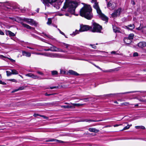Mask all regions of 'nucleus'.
<instances>
[{"label":"nucleus","mask_w":146,"mask_h":146,"mask_svg":"<svg viewBox=\"0 0 146 146\" xmlns=\"http://www.w3.org/2000/svg\"><path fill=\"white\" fill-rule=\"evenodd\" d=\"M78 5V2L76 1L72 0H66L64 5L61 9L62 11H66L67 9V11L71 14L75 15V11L76 7Z\"/></svg>","instance_id":"f257e3e1"},{"label":"nucleus","mask_w":146,"mask_h":146,"mask_svg":"<svg viewBox=\"0 0 146 146\" xmlns=\"http://www.w3.org/2000/svg\"><path fill=\"white\" fill-rule=\"evenodd\" d=\"M83 4L84 6L80 11V15L90 20L93 17L91 7L90 5Z\"/></svg>","instance_id":"f03ea898"},{"label":"nucleus","mask_w":146,"mask_h":146,"mask_svg":"<svg viewBox=\"0 0 146 146\" xmlns=\"http://www.w3.org/2000/svg\"><path fill=\"white\" fill-rule=\"evenodd\" d=\"M64 0H41L45 6H48L49 3L52 4L57 9L60 8V6Z\"/></svg>","instance_id":"7ed1b4c3"},{"label":"nucleus","mask_w":146,"mask_h":146,"mask_svg":"<svg viewBox=\"0 0 146 146\" xmlns=\"http://www.w3.org/2000/svg\"><path fill=\"white\" fill-rule=\"evenodd\" d=\"M93 27H91L90 31L93 32L101 33L102 29V27L98 24L94 22L92 24Z\"/></svg>","instance_id":"20e7f679"},{"label":"nucleus","mask_w":146,"mask_h":146,"mask_svg":"<svg viewBox=\"0 0 146 146\" xmlns=\"http://www.w3.org/2000/svg\"><path fill=\"white\" fill-rule=\"evenodd\" d=\"M22 20L31 25H36L37 24L36 21L32 19H29L27 18H24L22 19Z\"/></svg>","instance_id":"39448f33"},{"label":"nucleus","mask_w":146,"mask_h":146,"mask_svg":"<svg viewBox=\"0 0 146 146\" xmlns=\"http://www.w3.org/2000/svg\"><path fill=\"white\" fill-rule=\"evenodd\" d=\"M50 51L52 52H65L66 51L63 50L60 48H57L56 47L54 46H52L50 47Z\"/></svg>","instance_id":"423d86ee"},{"label":"nucleus","mask_w":146,"mask_h":146,"mask_svg":"<svg viewBox=\"0 0 146 146\" xmlns=\"http://www.w3.org/2000/svg\"><path fill=\"white\" fill-rule=\"evenodd\" d=\"M92 3L94 4L93 5V7L96 10L97 13H100L101 11L100 8L98 3L97 2V0H95L93 3Z\"/></svg>","instance_id":"0eeeda50"},{"label":"nucleus","mask_w":146,"mask_h":146,"mask_svg":"<svg viewBox=\"0 0 146 146\" xmlns=\"http://www.w3.org/2000/svg\"><path fill=\"white\" fill-rule=\"evenodd\" d=\"M90 28H91V27L90 26L86 25H83L81 27L80 31V32L87 31L88 30L90 31Z\"/></svg>","instance_id":"6e6552de"},{"label":"nucleus","mask_w":146,"mask_h":146,"mask_svg":"<svg viewBox=\"0 0 146 146\" xmlns=\"http://www.w3.org/2000/svg\"><path fill=\"white\" fill-rule=\"evenodd\" d=\"M121 11V9L120 8H119L117 10H115L114 12L111 14L113 17H115L119 15Z\"/></svg>","instance_id":"1a4fd4ad"},{"label":"nucleus","mask_w":146,"mask_h":146,"mask_svg":"<svg viewBox=\"0 0 146 146\" xmlns=\"http://www.w3.org/2000/svg\"><path fill=\"white\" fill-rule=\"evenodd\" d=\"M26 76H27L29 77H30L34 79H42L40 77L34 75V74L32 73H29L26 74Z\"/></svg>","instance_id":"9d476101"},{"label":"nucleus","mask_w":146,"mask_h":146,"mask_svg":"<svg viewBox=\"0 0 146 146\" xmlns=\"http://www.w3.org/2000/svg\"><path fill=\"white\" fill-rule=\"evenodd\" d=\"M99 15H100V18L102 19V20L106 21V22H108V18L104 14H103L102 11H100V13H98Z\"/></svg>","instance_id":"9b49d317"},{"label":"nucleus","mask_w":146,"mask_h":146,"mask_svg":"<svg viewBox=\"0 0 146 146\" xmlns=\"http://www.w3.org/2000/svg\"><path fill=\"white\" fill-rule=\"evenodd\" d=\"M139 48H142L146 46V42H141L137 44Z\"/></svg>","instance_id":"f8f14e48"},{"label":"nucleus","mask_w":146,"mask_h":146,"mask_svg":"<svg viewBox=\"0 0 146 146\" xmlns=\"http://www.w3.org/2000/svg\"><path fill=\"white\" fill-rule=\"evenodd\" d=\"M106 2H107V0H106ZM112 4L111 3V1H110L108 2H107V8L111 10L113 9H114L113 7H112Z\"/></svg>","instance_id":"ddd939ff"},{"label":"nucleus","mask_w":146,"mask_h":146,"mask_svg":"<svg viewBox=\"0 0 146 146\" xmlns=\"http://www.w3.org/2000/svg\"><path fill=\"white\" fill-rule=\"evenodd\" d=\"M68 72L70 74L74 76H78L79 75V74L76 72L72 70H69Z\"/></svg>","instance_id":"4468645a"},{"label":"nucleus","mask_w":146,"mask_h":146,"mask_svg":"<svg viewBox=\"0 0 146 146\" xmlns=\"http://www.w3.org/2000/svg\"><path fill=\"white\" fill-rule=\"evenodd\" d=\"M22 54L23 56H25L27 57H30L31 56V53L25 51H22Z\"/></svg>","instance_id":"2eb2a0df"},{"label":"nucleus","mask_w":146,"mask_h":146,"mask_svg":"<svg viewBox=\"0 0 146 146\" xmlns=\"http://www.w3.org/2000/svg\"><path fill=\"white\" fill-rule=\"evenodd\" d=\"M21 24L24 27H25L28 29H31L33 28L32 27H31L29 25L24 23L23 22L21 23Z\"/></svg>","instance_id":"dca6fc26"},{"label":"nucleus","mask_w":146,"mask_h":146,"mask_svg":"<svg viewBox=\"0 0 146 146\" xmlns=\"http://www.w3.org/2000/svg\"><path fill=\"white\" fill-rule=\"evenodd\" d=\"M6 35L10 36H15V34L10 31H6Z\"/></svg>","instance_id":"f3484780"},{"label":"nucleus","mask_w":146,"mask_h":146,"mask_svg":"<svg viewBox=\"0 0 146 146\" xmlns=\"http://www.w3.org/2000/svg\"><path fill=\"white\" fill-rule=\"evenodd\" d=\"M88 130L91 132H94L95 133L98 132L99 131V130L93 128H89L88 129Z\"/></svg>","instance_id":"a211bd4d"},{"label":"nucleus","mask_w":146,"mask_h":146,"mask_svg":"<svg viewBox=\"0 0 146 146\" xmlns=\"http://www.w3.org/2000/svg\"><path fill=\"white\" fill-rule=\"evenodd\" d=\"M78 121L79 122H84L85 121L86 122H96V121H95V120H93L90 119H81L80 120Z\"/></svg>","instance_id":"6ab92c4d"},{"label":"nucleus","mask_w":146,"mask_h":146,"mask_svg":"<svg viewBox=\"0 0 146 146\" xmlns=\"http://www.w3.org/2000/svg\"><path fill=\"white\" fill-rule=\"evenodd\" d=\"M126 28L127 29L132 30L135 28V26L133 24H130L127 26H126Z\"/></svg>","instance_id":"aec40b11"},{"label":"nucleus","mask_w":146,"mask_h":146,"mask_svg":"<svg viewBox=\"0 0 146 146\" xmlns=\"http://www.w3.org/2000/svg\"><path fill=\"white\" fill-rule=\"evenodd\" d=\"M70 46V44L64 42L62 43V44H61L60 45V46L67 49Z\"/></svg>","instance_id":"412c9836"},{"label":"nucleus","mask_w":146,"mask_h":146,"mask_svg":"<svg viewBox=\"0 0 146 146\" xmlns=\"http://www.w3.org/2000/svg\"><path fill=\"white\" fill-rule=\"evenodd\" d=\"M123 40L124 42L126 44H129L131 42V41L126 37Z\"/></svg>","instance_id":"4be33fe9"},{"label":"nucleus","mask_w":146,"mask_h":146,"mask_svg":"<svg viewBox=\"0 0 146 146\" xmlns=\"http://www.w3.org/2000/svg\"><path fill=\"white\" fill-rule=\"evenodd\" d=\"M113 31L114 32H120L119 29V28H117L116 26H113Z\"/></svg>","instance_id":"5701e85b"},{"label":"nucleus","mask_w":146,"mask_h":146,"mask_svg":"<svg viewBox=\"0 0 146 146\" xmlns=\"http://www.w3.org/2000/svg\"><path fill=\"white\" fill-rule=\"evenodd\" d=\"M47 141H58L59 143H64V141H61L59 140L56 139H52L50 140H49Z\"/></svg>","instance_id":"b1692460"},{"label":"nucleus","mask_w":146,"mask_h":146,"mask_svg":"<svg viewBox=\"0 0 146 146\" xmlns=\"http://www.w3.org/2000/svg\"><path fill=\"white\" fill-rule=\"evenodd\" d=\"M24 88H25V87L23 86H21V87L19 88L18 89H15V90H13L12 91V92H16L17 91L19 90H24Z\"/></svg>","instance_id":"393cba45"},{"label":"nucleus","mask_w":146,"mask_h":146,"mask_svg":"<svg viewBox=\"0 0 146 146\" xmlns=\"http://www.w3.org/2000/svg\"><path fill=\"white\" fill-rule=\"evenodd\" d=\"M134 36V35L133 34H131L129 35L128 37L127 38L131 41L133 39Z\"/></svg>","instance_id":"a878e982"},{"label":"nucleus","mask_w":146,"mask_h":146,"mask_svg":"<svg viewBox=\"0 0 146 146\" xmlns=\"http://www.w3.org/2000/svg\"><path fill=\"white\" fill-rule=\"evenodd\" d=\"M71 104H72L74 106L79 107L82 106H83L84 105V104H75L71 103Z\"/></svg>","instance_id":"bb28decb"},{"label":"nucleus","mask_w":146,"mask_h":146,"mask_svg":"<svg viewBox=\"0 0 146 146\" xmlns=\"http://www.w3.org/2000/svg\"><path fill=\"white\" fill-rule=\"evenodd\" d=\"M12 74H19L18 72L15 69L11 70Z\"/></svg>","instance_id":"cd10ccee"},{"label":"nucleus","mask_w":146,"mask_h":146,"mask_svg":"<svg viewBox=\"0 0 146 146\" xmlns=\"http://www.w3.org/2000/svg\"><path fill=\"white\" fill-rule=\"evenodd\" d=\"M52 58L58 57L59 58L61 57V55L58 54H52Z\"/></svg>","instance_id":"c85d7f7f"},{"label":"nucleus","mask_w":146,"mask_h":146,"mask_svg":"<svg viewBox=\"0 0 146 146\" xmlns=\"http://www.w3.org/2000/svg\"><path fill=\"white\" fill-rule=\"evenodd\" d=\"M52 54L50 53H45L44 54V55L48 57H50L52 58Z\"/></svg>","instance_id":"c756f323"},{"label":"nucleus","mask_w":146,"mask_h":146,"mask_svg":"<svg viewBox=\"0 0 146 146\" xmlns=\"http://www.w3.org/2000/svg\"><path fill=\"white\" fill-rule=\"evenodd\" d=\"M135 128L137 129H145V127L143 126H135Z\"/></svg>","instance_id":"7c9ffc66"},{"label":"nucleus","mask_w":146,"mask_h":146,"mask_svg":"<svg viewBox=\"0 0 146 146\" xmlns=\"http://www.w3.org/2000/svg\"><path fill=\"white\" fill-rule=\"evenodd\" d=\"M61 107L62 108H72V106H70L69 105L67 106H61Z\"/></svg>","instance_id":"2f4dec72"},{"label":"nucleus","mask_w":146,"mask_h":146,"mask_svg":"<svg viewBox=\"0 0 146 146\" xmlns=\"http://www.w3.org/2000/svg\"><path fill=\"white\" fill-rule=\"evenodd\" d=\"M132 126V125H128L127 126L125 127H124V128H123V129L122 130V131L125 130L126 129H129L130 127Z\"/></svg>","instance_id":"473e14b6"},{"label":"nucleus","mask_w":146,"mask_h":146,"mask_svg":"<svg viewBox=\"0 0 146 146\" xmlns=\"http://www.w3.org/2000/svg\"><path fill=\"white\" fill-rule=\"evenodd\" d=\"M52 23V20L50 18L48 19V21L47 22V24L48 25H50Z\"/></svg>","instance_id":"72a5a7b5"},{"label":"nucleus","mask_w":146,"mask_h":146,"mask_svg":"<svg viewBox=\"0 0 146 146\" xmlns=\"http://www.w3.org/2000/svg\"><path fill=\"white\" fill-rule=\"evenodd\" d=\"M52 74V75H57L58 74V72L56 71H53L51 72Z\"/></svg>","instance_id":"f704fd0d"},{"label":"nucleus","mask_w":146,"mask_h":146,"mask_svg":"<svg viewBox=\"0 0 146 146\" xmlns=\"http://www.w3.org/2000/svg\"><path fill=\"white\" fill-rule=\"evenodd\" d=\"M6 73H7V76H11V74H12V72H10L7 71H6Z\"/></svg>","instance_id":"c9c22d12"},{"label":"nucleus","mask_w":146,"mask_h":146,"mask_svg":"<svg viewBox=\"0 0 146 146\" xmlns=\"http://www.w3.org/2000/svg\"><path fill=\"white\" fill-rule=\"evenodd\" d=\"M143 27L142 26H141V24L140 25L139 27L137 28H136V29L139 31L141 30H143Z\"/></svg>","instance_id":"e433bc0d"},{"label":"nucleus","mask_w":146,"mask_h":146,"mask_svg":"<svg viewBox=\"0 0 146 146\" xmlns=\"http://www.w3.org/2000/svg\"><path fill=\"white\" fill-rule=\"evenodd\" d=\"M58 88V86H53V87H50V88H46L48 89L50 88L51 89H54V88H56V89Z\"/></svg>","instance_id":"4c0bfd02"},{"label":"nucleus","mask_w":146,"mask_h":146,"mask_svg":"<svg viewBox=\"0 0 146 146\" xmlns=\"http://www.w3.org/2000/svg\"><path fill=\"white\" fill-rule=\"evenodd\" d=\"M9 80L12 81V82H17V81L16 80H15V79H10Z\"/></svg>","instance_id":"58836bf2"},{"label":"nucleus","mask_w":146,"mask_h":146,"mask_svg":"<svg viewBox=\"0 0 146 146\" xmlns=\"http://www.w3.org/2000/svg\"><path fill=\"white\" fill-rule=\"evenodd\" d=\"M90 45L94 49H96L97 48L95 44H90Z\"/></svg>","instance_id":"ea45409f"},{"label":"nucleus","mask_w":146,"mask_h":146,"mask_svg":"<svg viewBox=\"0 0 146 146\" xmlns=\"http://www.w3.org/2000/svg\"><path fill=\"white\" fill-rule=\"evenodd\" d=\"M8 58L9 60L11 62H12L13 63H14L15 62V60H14L11 58Z\"/></svg>","instance_id":"a19ab883"},{"label":"nucleus","mask_w":146,"mask_h":146,"mask_svg":"<svg viewBox=\"0 0 146 146\" xmlns=\"http://www.w3.org/2000/svg\"><path fill=\"white\" fill-rule=\"evenodd\" d=\"M37 73L38 74H40L42 76H43L44 75V74L42 72H40V71H37Z\"/></svg>","instance_id":"79ce46f5"},{"label":"nucleus","mask_w":146,"mask_h":146,"mask_svg":"<svg viewBox=\"0 0 146 146\" xmlns=\"http://www.w3.org/2000/svg\"><path fill=\"white\" fill-rule=\"evenodd\" d=\"M60 73L61 74H64L65 73V72L63 70H61L60 71Z\"/></svg>","instance_id":"37998d69"},{"label":"nucleus","mask_w":146,"mask_h":146,"mask_svg":"<svg viewBox=\"0 0 146 146\" xmlns=\"http://www.w3.org/2000/svg\"><path fill=\"white\" fill-rule=\"evenodd\" d=\"M138 56V54L137 52H134L133 54L134 56Z\"/></svg>","instance_id":"c03bdc74"},{"label":"nucleus","mask_w":146,"mask_h":146,"mask_svg":"<svg viewBox=\"0 0 146 146\" xmlns=\"http://www.w3.org/2000/svg\"><path fill=\"white\" fill-rule=\"evenodd\" d=\"M0 84L3 85H5L6 84V83L3 82L1 80H0Z\"/></svg>","instance_id":"a18cd8bd"},{"label":"nucleus","mask_w":146,"mask_h":146,"mask_svg":"<svg viewBox=\"0 0 146 146\" xmlns=\"http://www.w3.org/2000/svg\"><path fill=\"white\" fill-rule=\"evenodd\" d=\"M115 95V94H108L105 95L106 96H113V95Z\"/></svg>","instance_id":"49530a36"},{"label":"nucleus","mask_w":146,"mask_h":146,"mask_svg":"<svg viewBox=\"0 0 146 146\" xmlns=\"http://www.w3.org/2000/svg\"><path fill=\"white\" fill-rule=\"evenodd\" d=\"M0 35H4V33L0 30Z\"/></svg>","instance_id":"de8ad7c7"},{"label":"nucleus","mask_w":146,"mask_h":146,"mask_svg":"<svg viewBox=\"0 0 146 146\" xmlns=\"http://www.w3.org/2000/svg\"><path fill=\"white\" fill-rule=\"evenodd\" d=\"M53 94H48L47 93L45 94V95L46 96H49L53 95Z\"/></svg>","instance_id":"09e8293b"},{"label":"nucleus","mask_w":146,"mask_h":146,"mask_svg":"<svg viewBox=\"0 0 146 146\" xmlns=\"http://www.w3.org/2000/svg\"><path fill=\"white\" fill-rule=\"evenodd\" d=\"M144 31H146V26L143 27L142 31L144 32Z\"/></svg>","instance_id":"8fccbe9b"},{"label":"nucleus","mask_w":146,"mask_h":146,"mask_svg":"<svg viewBox=\"0 0 146 146\" xmlns=\"http://www.w3.org/2000/svg\"><path fill=\"white\" fill-rule=\"evenodd\" d=\"M75 33H75L74 32L73 33H74V35H76V34H77L79 33V31H78L76 30L75 32Z\"/></svg>","instance_id":"3c124183"},{"label":"nucleus","mask_w":146,"mask_h":146,"mask_svg":"<svg viewBox=\"0 0 146 146\" xmlns=\"http://www.w3.org/2000/svg\"><path fill=\"white\" fill-rule=\"evenodd\" d=\"M40 116L42 117H43L44 118V119H47L48 118L46 117V116H45L44 115H40Z\"/></svg>","instance_id":"603ef678"},{"label":"nucleus","mask_w":146,"mask_h":146,"mask_svg":"<svg viewBox=\"0 0 146 146\" xmlns=\"http://www.w3.org/2000/svg\"><path fill=\"white\" fill-rule=\"evenodd\" d=\"M60 33L61 34H62V35H64V36H65V34L64 33H63V32H62V31H60Z\"/></svg>","instance_id":"864d4df0"},{"label":"nucleus","mask_w":146,"mask_h":146,"mask_svg":"<svg viewBox=\"0 0 146 146\" xmlns=\"http://www.w3.org/2000/svg\"><path fill=\"white\" fill-rule=\"evenodd\" d=\"M122 125L121 124H120V125L116 124V125H114V127H117L119 125Z\"/></svg>","instance_id":"5fc2aeb1"},{"label":"nucleus","mask_w":146,"mask_h":146,"mask_svg":"<svg viewBox=\"0 0 146 146\" xmlns=\"http://www.w3.org/2000/svg\"><path fill=\"white\" fill-rule=\"evenodd\" d=\"M124 104L125 105H127L129 104V103L128 102H125L124 103Z\"/></svg>","instance_id":"6e6d98bb"},{"label":"nucleus","mask_w":146,"mask_h":146,"mask_svg":"<svg viewBox=\"0 0 146 146\" xmlns=\"http://www.w3.org/2000/svg\"><path fill=\"white\" fill-rule=\"evenodd\" d=\"M131 2L132 4L133 5L135 4V2L134 1H131Z\"/></svg>","instance_id":"4d7b16f0"},{"label":"nucleus","mask_w":146,"mask_h":146,"mask_svg":"<svg viewBox=\"0 0 146 146\" xmlns=\"http://www.w3.org/2000/svg\"><path fill=\"white\" fill-rule=\"evenodd\" d=\"M27 48H29V49H32V50L34 49V48H31V47H30L27 46Z\"/></svg>","instance_id":"13d9d810"},{"label":"nucleus","mask_w":146,"mask_h":146,"mask_svg":"<svg viewBox=\"0 0 146 146\" xmlns=\"http://www.w3.org/2000/svg\"><path fill=\"white\" fill-rule=\"evenodd\" d=\"M38 115V114H35L34 115V116L35 117H36Z\"/></svg>","instance_id":"bf43d9fd"},{"label":"nucleus","mask_w":146,"mask_h":146,"mask_svg":"<svg viewBox=\"0 0 146 146\" xmlns=\"http://www.w3.org/2000/svg\"><path fill=\"white\" fill-rule=\"evenodd\" d=\"M115 51H112L111 52V53L115 54Z\"/></svg>","instance_id":"052dcab7"},{"label":"nucleus","mask_w":146,"mask_h":146,"mask_svg":"<svg viewBox=\"0 0 146 146\" xmlns=\"http://www.w3.org/2000/svg\"><path fill=\"white\" fill-rule=\"evenodd\" d=\"M39 8H38L36 10V11L37 12V13H38V12H39Z\"/></svg>","instance_id":"680f3d73"},{"label":"nucleus","mask_w":146,"mask_h":146,"mask_svg":"<svg viewBox=\"0 0 146 146\" xmlns=\"http://www.w3.org/2000/svg\"><path fill=\"white\" fill-rule=\"evenodd\" d=\"M65 15L66 16H69V14L68 13H66V14H65Z\"/></svg>","instance_id":"e2e57ef3"},{"label":"nucleus","mask_w":146,"mask_h":146,"mask_svg":"<svg viewBox=\"0 0 146 146\" xmlns=\"http://www.w3.org/2000/svg\"><path fill=\"white\" fill-rule=\"evenodd\" d=\"M59 15L60 16H61L64 15V14H59Z\"/></svg>","instance_id":"0e129e2a"},{"label":"nucleus","mask_w":146,"mask_h":146,"mask_svg":"<svg viewBox=\"0 0 146 146\" xmlns=\"http://www.w3.org/2000/svg\"><path fill=\"white\" fill-rule=\"evenodd\" d=\"M50 49V48H49L48 49L45 50L46 51H50V50H49Z\"/></svg>","instance_id":"69168bd1"},{"label":"nucleus","mask_w":146,"mask_h":146,"mask_svg":"<svg viewBox=\"0 0 146 146\" xmlns=\"http://www.w3.org/2000/svg\"><path fill=\"white\" fill-rule=\"evenodd\" d=\"M53 26H54V27H56V28H57V25H53Z\"/></svg>","instance_id":"338daca9"},{"label":"nucleus","mask_w":146,"mask_h":146,"mask_svg":"<svg viewBox=\"0 0 146 146\" xmlns=\"http://www.w3.org/2000/svg\"><path fill=\"white\" fill-rule=\"evenodd\" d=\"M111 71L110 70H107L105 71V72H110Z\"/></svg>","instance_id":"774afa93"}]
</instances>
